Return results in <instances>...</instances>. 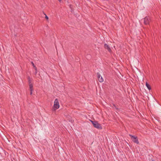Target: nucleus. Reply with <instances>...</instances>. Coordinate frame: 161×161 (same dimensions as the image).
<instances>
[{
    "label": "nucleus",
    "instance_id": "f257e3e1",
    "mask_svg": "<svg viewBox=\"0 0 161 161\" xmlns=\"http://www.w3.org/2000/svg\"><path fill=\"white\" fill-rule=\"evenodd\" d=\"M91 121L94 127L98 129H102L101 125L98 123L97 121L92 120H91Z\"/></svg>",
    "mask_w": 161,
    "mask_h": 161
},
{
    "label": "nucleus",
    "instance_id": "9b49d317",
    "mask_svg": "<svg viewBox=\"0 0 161 161\" xmlns=\"http://www.w3.org/2000/svg\"><path fill=\"white\" fill-rule=\"evenodd\" d=\"M44 14L46 15L45 16V19H47V20H48V17L45 14Z\"/></svg>",
    "mask_w": 161,
    "mask_h": 161
},
{
    "label": "nucleus",
    "instance_id": "4468645a",
    "mask_svg": "<svg viewBox=\"0 0 161 161\" xmlns=\"http://www.w3.org/2000/svg\"><path fill=\"white\" fill-rule=\"evenodd\" d=\"M37 73L36 70V73Z\"/></svg>",
    "mask_w": 161,
    "mask_h": 161
},
{
    "label": "nucleus",
    "instance_id": "1a4fd4ad",
    "mask_svg": "<svg viewBox=\"0 0 161 161\" xmlns=\"http://www.w3.org/2000/svg\"><path fill=\"white\" fill-rule=\"evenodd\" d=\"M30 88V94L31 95L32 93V91L33 90V87H32L31 86Z\"/></svg>",
    "mask_w": 161,
    "mask_h": 161
},
{
    "label": "nucleus",
    "instance_id": "f03ea898",
    "mask_svg": "<svg viewBox=\"0 0 161 161\" xmlns=\"http://www.w3.org/2000/svg\"><path fill=\"white\" fill-rule=\"evenodd\" d=\"M59 105L58 99L56 98L54 102V104L53 105V110L55 111L57 109L59 108Z\"/></svg>",
    "mask_w": 161,
    "mask_h": 161
},
{
    "label": "nucleus",
    "instance_id": "39448f33",
    "mask_svg": "<svg viewBox=\"0 0 161 161\" xmlns=\"http://www.w3.org/2000/svg\"><path fill=\"white\" fill-rule=\"evenodd\" d=\"M150 19L148 17H145L144 19V23L145 25L148 24L149 23Z\"/></svg>",
    "mask_w": 161,
    "mask_h": 161
},
{
    "label": "nucleus",
    "instance_id": "423d86ee",
    "mask_svg": "<svg viewBox=\"0 0 161 161\" xmlns=\"http://www.w3.org/2000/svg\"><path fill=\"white\" fill-rule=\"evenodd\" d=\"M104 47L105 49H107L109 52L111 53L112 52V50L109 46L107 44L105 43L104 44Z\"/></svg>",
    "mask_w": 161,
    "mask_h": 161
},
{
    "label": "nucleus",
    "instance_id": "20e7f679",
    "mask_svg": "<svg viewBox=\"0 0 161 161\" xmlns=\"http://www.w3.org/2000/svg\"><path fill=\"white\" fill-rule=\"evenodd\" d=\"M97 75L99 81L100 82H103V79L99 73H97Z\"/></svg>",
    "mask_w": 161,
    "mask_h": 161
},
{
    "label": "nucleus",
    "instance_id": "2eb2a0df",
    "mask_svg": "<svg viewBox=\"0 0 161 161\" xmlns=\"http://www.w3.org/2000/svg\"><path fill=\"white\" fill-rule=\"evenodd\" d=\"M152 161H153V160H152Z\"/></svg>",
    "mask_w": 161,
    "mask_h": 161
},
{
    "label": "nucleus",
    "instance_id": "f8f14e48",
    "mask_svg": "<svg viewBox=\"0 0 161 161\" xmlns=\"http://www.w3.org/2000/svg\"><path fill=\"white\" fill-rule=\"evenodd\" d=\"M114 106L116 108V109H118L117 108H116V106H115V105H114Z\"/></svg>",
    "mask_w": 161,
    "mask_h": 161
},
{
    "label": "nucleus",
    "instance_id": "6e6552de",
    "mask_svg": "<svg viewBox=\"0 0 161 161\" xmlns=\"http://www.w3.org/2000/svg\"><path fill=\"white\" fill-rule=\"evenodd\" d=\"M146 86L148 90H150L151 89L150 86L147 82L146 83Z\"/></svg>",
    "mask_w": 161,
    "mask_h": 161
},
{
    "label": "nucleus",
    "instance_id": "0eeeda50",
    "mask_svg": "<svg viewBox=\"0 0 161 161\" xmlns=\"http://www.w3.org/2000/svg\"><path fill=\"white\" fill-rule=\"evenodd\" d=\"M28 81L29 84V87H30L31 86L32 87H33V84L31 82V78L30 77H29L28 78Z\"/></svg>",
    "mask_w": 161,
    "mask_h": 161
},
{
    "label": "nucleus",
    "instance_id": "9d476101",
    "mask_svg": "<svg viewBox=\"0 0 161 161\" xmlns=\"http://www.w3.org/2000/svg\"><path fill=\"white\" fill-rule=\"evenodd\" d=\"M31 64H32V66H33V67L35 69V70H37V68H36V67L35 66V65L34 64V63L32 62H31Z\"/></svg>",
    "mask_w": 161,
    "mask_h": 161
},
{
    "label": "nucleus",
    "instance_id": "7ed1b4c3",
    "mask_svg": "<svg viewBox=\"0 0 161 161\" xmlns=\"http://www.w3.org/2000/svg\"><path fill=\"white\" fill-rule=\"evenodd\" d=\"M129 136L131 137L132 140L135 143L138 144L139 142L137 136H132L130 134H129Z\"/></svg>",
    "mask_w": 161,
    "mask_h": 161
},
{
    "label": "nucleus",
    "instance_id": "ddd939ff",
    "mask_svg": "<svg viewBox=\"0 0 161 161\" xmlns=\"http://www.w3.org/2000/svg\"><path fill=\"white\" fill-rule=\"evenodd\" d=\"M58 1L59 2H60L61 1V0H58Z\"/></svg>",
    "mask_w": 161,
    "mask_h": 161
}]
</instances>
